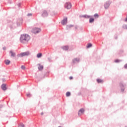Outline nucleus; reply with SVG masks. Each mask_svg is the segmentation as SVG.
Instances as JSON below:
<instances>
[{
    "instance_id": "obj_12",
    "label": "nucleus",
    "mask_w": 127,
    "mask_h": 127,
    "mask_svg": "<svg viewBox=\"0 0 127 127\" xmlns=\"http://www.w3.org/2000/svg\"><path fill=\"white\" fill-rule=\"evenodd\" d=\"M63 49L64 50H68L69 49V47L67 46H65L63 47Z\"/></svg>"
},
{
    "instance_id": "obj_9",
    "label": "nucleus",
    "mask_w": 127,
    "mask_h": 127,
    "mask_svg": "<svg viewBox=\"0 0 127 127\" xmlns=\"http://www.w3.org/2000/svg\"><path fill=\"white\" fill-rule=\"evenodd\" d=\"M109 6H110V3H109V2L105 3V4L104 5L105 8H106V9L109 8Z\"/></svg>"
},
{
    "instance_id": "obj_13",
    "label": "nucleus",
    "mask_w": 127,
    "mask_h": 127,
    "mask_svg": "<svg viewBox=\"0 0 127 127\" xmlns=\"http://www.w3.org/2000/svg\"><path fill=\"white\" fill-rule=\"evenodd\" d=\"M72 62H73V63H75V62H79V59L76 58V59H73V60H72Z\"/></svg>"
},
{
    "instance_id": "obj_6",
    "label": "nucleus",
    "mask_w": 127,
    "mask_h": 127,
    "mask_svg": "<svg viewBox=\"0 0 127 127\" xmlns=\"http://www.w3.org/2000/svg\"><path fill=\"white\" fill-rule=\"evenodd\" d=\"M1 88L3 91H5L6 90V84H3L1 86Z\"/></svg>"
},
{
    "instance_id": "obj_1",
    "label": "nucleus",
    "mask_w": 127,
    "mask_h": 127,
    "mask_svg": "<svg viewBox=\"0 0 127 127\" xmlns=\"http://www.w3.org/2000/svg\"><path fill=\"white\" fill-rule=\"evenodd\" d=\"M29 39H30V37H29L28 36V35L24 34V35H22L21 36L20 40L21 42L23 43V42H24V41H28V40H29Z\"/></svg>"
},
{
    "instance_id": "obj_16",
    "label": "nucleus",
    "mask_w": 127,
    "mask_h": 127,
    "mask_svg": "<svg viewBox=\"0 0 127 127\" xmlns=\"http://www.w3.org/2000/svg\"><path fill=\"white\" fill-rule=\"evenodd\" d=\"M97 81L98 83H103V80L100 79H97Z\"/></svg>"
},
{
    "instance_id": "obj_31",
    "label": "nucleus",
    "mask_w": 127,
    "mask_h": 127,
    "mask_svg": "<svg viewBox=\"0 0 127 127\" xmlns=\"http://www.w3.org/2000/svg\"><path fill=\"white\" fill-rule=\"evenodd\" d=\"M2 106L0 105V108H2Z\"/></svg>"
},
{
    "instance_id": "obj_11",
    "label": "nucleus",
    "mask_w": 127,
    "mask_h": 127,
    "mask_svg": "<svg viewBox=\"0 0 127 127\" xmlns=\"http://www.w3.org/2000/svg\"><path fill=\"white\" fill-rule=\"evenodd\" d=\"M10 53L11 56L12 57H14V56H15V53L14 52H12V51H10Z\"/></svg>"
},
{
    "instance_id": "obj_21",
    "label": "nucleus",
    "mask_w": 127,
    "mask_h": 127,
    "mask_svg": "<svg viewBox=\"0 0 127 127\" xmlns=\"http://www.w3.org/2000/svg\"><path fill=\"white\" fill-rule=\"evenodd\" d=\"M94 17H99V14H95L94 15Z\"/></svg>"
},
{
    "instance_id": "obj_19",
    "label": "nucleus",
    "mask_w": 127,
    "mask_h": 127,
    "mask_svg": "<svg viewBox=\"0 0 127 127\" xmlns=\"http://www.w3.org/2000/svg\"><path fill=\"white\" fill-rule=\"evenodd\" d=\"M70 95H71V93H70L69 92H67L66 93V97H69V96H70Z\"/></svg>"
},
{
    "instance_id": "obj_25",
    "label": "nucleus",
    "mask_w": 127,
    "mask_h": 127,
    "mask_svg": "<svg viewBox=\"0 0 127 127\" xmlns=\"http://www.w3.org/2000/svg\"><path fill=\"white\" fill-rule=\"evenodd\" d=\"M125 68H126V69L127 68V64H125Z\"/></svg>"
},
{
    "instance_id": "obj_26",
    "label": "nucleus",
    "mask_w": 127,
    "mask_h": 127,
    "mask_svg": "<svg viewBox=\"0 0 127 127\" xmlns=\"http://www.w3.org/2000/svg\"><path fill=\"white\" fill-rule=\"evenodd\" d=\"M69 79H70V80H72V79H73V77L70 76Z\"/></svg>"
},
{
    "instance_id": "obj_4",
    "label": "nucleus",
    "mask_w": 127,
    "mask_h": 127,
    "mask_svg": "<svg viewBox=\"0 0 127 127\" xmlns=\"http://www.w3.org/2000/svg\"><path fill=\"white\" fill-rule=\"evenodd\" d=\"M64 6H65V8H66L67 9H70V8H71V7H72V5L71 4V3H70V2H66V3H65Z\"/></svg>"
},
{
    "instance_id": "obj_8",
    "label": "nucleus",
    "mask_w": 127,
    "mask_h": 127,
    "mask_svg": "<svg viewBox=\"0 0 127 127\" xmlns=\"http://www.w3.org/2000/svg\"><path fill=\"white\" fill-rule=\"evenodd\" d=\"M47 15H48V14L47 13V11H44L42 14V16H43V17H46V16H47Z\"/></svg>"
},
{
    "instance_id": "obj_3",
    "label": "nucleus",
    "mask_w": 127,
    "mask_h": 127,
    "mask_svg": "<svg viewBox=\"0 0 127 127\" xmlns=\"http://www.w3.org/2000/svg\"><path fill=\"white\" fill-rule=\"evenodd\" d=\"M40 31H41V29H40L39 28L35 27L33 28L32 30V32L35 34H36V33H39Z\"/></svg>"
},
{
    "instance_id": "obj_5",
    "label": "nucleus",
    "mask_w": 127,
    "mask_h": 127,
    "mask_svg": "<svg viewBox=\"0 0 127 127\" xmlns=\"http://www.w3.org/2000/svg\"><path fill=\"white\" fill-rule=\"evenodd\" d=\"M67 23V17L64 18L62 21V24L65 25Z\"/></svg>"
},
{
    "instance_id": "obj_23",
    "label": "nucleus",
    "mask_w": 127,
    "mask_h": 127,
    "mask_svg": "<svg viewBox=\"0 0 127 127\" xmlns=\"http://www.w3.org/2000/svg\"><path fill=\"white\" fill-rule=\"evenodd\" d=\"M115 62L116 63H118V62H120V61L119 60H115Z\"/></svg>"
},
{
    "instance_id": "obj_30",
    "label": "nucleus",
    "mask_w": 127,
    "mask_h": 127,
    "mask_svg": "<svg viewBox=\"0 0 127 127\" xmlns=\"http://www.w3.org/2000/svg\"><path fill=\"white\" fill-rule=\"evenodd\" d=\"M41 115L42 116V115H43V113H42L41 114Z\"/></svg>"
},
{
    "instance_id": "obj_17",
    "label": "nucleus",
    "mask_w": 127,
    "mask_h": 127,
    "mask_svg": "<svg viewBox=\"0 0 127 127\" xmlns=\"http://www.w3.org/2000/svg\"><path fill=\"white\" fill-rule=\"evenodd\" d=\"M90 47H92V44L89 43L87 45V48H90Z\"/></svg>"
},
{
    "instance_id": "obj_7",
    "label": "nucleus",
    "mask_w": 127,
    "mask_h": 127,
    "mask_svg": "<svg viewBox=\"0 0 127 127\" xmlns=\"http://www.w3.org/2000/svg\"><path fill=\"white\" fill-rule=\"evenodd\" d=\"M84 112H85V110L84 109H80L78 112V116H80V115H82V114H84Z\"/></svg>"
},
{
    "instance_id": "obj_20",
    "label": "nucleus",
    "mask_w": 127,
    "mask_h": 127,
    "mask_svg": "<svg viewBox=\"0 0 127 127\" xmlns=\"http://www.w3.org/2000/svg\"><path fill=\"white\" fill-rule=\"evenodd\" d=\"M18 127H24V125H23L22 123H21L19 125Z\"/></svg>"
},
{
    "instance_id": "obj_24",
    "label": "nucleus",
    "mask_w": 127,
    "mask_h": 127,
    "mask_svg": "<svg viewBox=\"0 0 127 127\" xmlns=\"http://www.w3.org/2000/svg\"><path fill=\"white\" fill-rule=\"evenodd\" d=\"M31 15H32L31 13L28 14V16H31Z\"/></svg>"
},
{
    "instance_id": "obj_22",
    "label": "nucleus",
    "mask_w": 127,
    "mask_h": 127,
    "mask_svg": "<svg viewBox=\"0 0 127 127\" xmlns=\"http://www.w3.org/2000/svg\"><path fill=\"white\" fill-rule=\"evenodd\" d=\"M21 68V69H22V70H24V69H25V66H24V65H22Z\"/></svg>"
},
{
    "instance_id": "obj_18",
    "label": "nucleus",
    "mask_w": 127,
    "mask_h": 127,
    "mask_svg": "<svg viewBox=\"0 0 127 127\" xmlns=\"http://www.w3.org/2000/svg\"><path fill=\"white\" fill-rule=\"evenodd\" d=\"M89 22L90 23H92V22H94V18H90L89 19Z\"/></svg>"
},
{
    "instance_id": "obj_27",
    "label": "nucleus",
    "mask_w": 127,
    "mask_h": 127,
    "mask_svg": "<svg viewBox=\"0 0 127 127\" xmlns=\"http://www.w3.org/2000/svg\"><path fill=\"white\" fill-rule=\"evenodd\" d=\"M27 96L28 97V96H30V94H27Z\"/></svg>"
},
{
    "instance_id": "obj_28",
    "label": "nucleus",
    "mask_w": 127,
    "mask_h": 127,
    "mask_svg": "<svg viewBox=\"0 0 127 127\" xmlns=\"http://www.w3.org/2000/svg\"><path fill=\"white\" fill-rule=\"evenodd\" d=\"M126 21H127V18L126 19Z\"/></svg>"
},
{
    "instance_id": "obj_29",
    "label": "nucleus",
    "mask_w": 127,
    "mask_h": 127,
    "mask_svg": "<svg viewBox=\"0 0 127 127\" xmlns=\"http://www.w3.org/2000/svg\"><path fill=\"white\" fill-rule=\"evenodd\" d=\"M3 50H5V48H3Z\"/></svg>"
},
{
    "instance_id": "obj_33",
    "label": "nucleus",
    "mask_w": 127,
    "mask_h": 127,
    "mask_svg": "<svg viewBox=\"0 0 127 127\" xmlns=\"http://www.w3.org/2000/svg\"><path fill=\"white\" fill-rule=\"evenodd\" d=\"M126 29H127V25L126 26Z\"/></svg>"
},
{
    "instance_id": "obj_14",
    "label": "nucleus",
    "mask_w": 127,
    "mask_h": 127,
    "mask_svg": "<svg viewBox=\"0 0 127 127\" xmlns=\"http://www.w3.org/2000/svg\"><path fill=\"white\" fill-rule=\"evenodd\" d=\"M38 69L40 70H42L43 69V66H42V65L40 64H38Z\"/></svg>"
},
{
    "instance_id": "obj_10",
    "label": "nucleus",
    "mask_w": 127,
    "mask_h": 127,
    "mask_svg": "<svg viewBox=\"0 0 127 127\" xmlns=\"http://www.w3.org/2000/svg\"><path fill=\"white\" fill-rule=\"evenodd\" d=\"M4 63L6 65H9V64H10V61L8 60H5Z\"/></svg>"
},
{
    "instance_id": "obj_32",
    "label": "nucleus",
    "mask_w": 127,
    "mask_h": 127,
    "mask_svg": "<svg viewBox=\"0 0 127 127\" xmlns=\"http://www.w3.org/2000/svg\"><path fill=\"white\" fill-rule=\"evenodd\" d=\"M121 86H122V87H124V85H121Z\"/></svg>"
},
{
    "instance_id": "obj_2",
    "label": "nucleus",
    "mask_w": 127,
    "mask_h": 127,
    "mask_svg": "<svg viewBox=\"0 0 127 127\" xmlns=\"http://www.w3.org/2000/svg\"><path fill=\"white\" fill-rule=\"evenodd\" d=\"M30 55V53L29 52H26L24 53H21L20 54L18 55V57H23L24 56H28V55Z\"/></svg>"
},
{
    "instance_id": "obj_15",
    "label": "nucleus",
    "mask_w": 127,
    "mask_h": 127,
    "mask_svg": "<svg viewBox=\"0 0 127 127\" xmlns=\"http://www.w3.org/2000/svg\"><path fill=\"white\" fill-rule=\"evenodd\" d=\"M42 56V54L41 53H39L37 55V58H40Z\"/></svg>"
}]
</instances>
